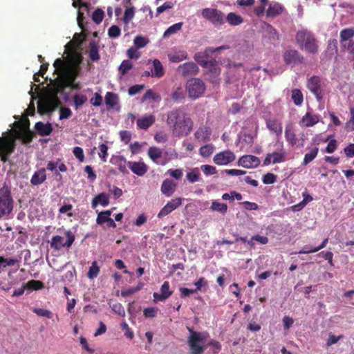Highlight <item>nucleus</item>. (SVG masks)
<instances>
[{"label":"nucleus","mask_w":354,"mask_h":354,"mask_svg":"<svg viewBox=\"0 0 354 354\" xmlns=\"http://www.w3.org/2000/svg\"><path fill=\"white\" fill-rule=\"evenodd\" d=\"M102 96L98 93H95L93 96L90 99V103L94 106H100L102 104Z\"/></svg>","instance_id":"63"},{"label":"nucleus","mask_w":354,"mask_h":354,"mask_svg":"<svg viewBox=\"0 0 354 354\" xmlns=\"http://www.w3.org/2000/svg\"><path fill=\"white\" fill-rule=\"evenodd\" d=\"M173 294V290L170 289L169 281H165L160 287V292H154L153 294L155 302L164 301L167 299Z\"/></svg>","instance_id":"18"},{"label":"nucleus","mask_w":354,"mask_h":354,"mask_svg":"<svg viewBox=\"0 0 354 354\" xmlns=\"http://www.w3.org/2000/svg\"><path fill=\"white\" fill-rule=\"evenodd\" d=\"M156 121L155 116L153 115H145L137 120V126L141 129H147Z\"/></svg>","instance_id":"28"},{"label":"nucleus","mask_w":354,"mask_h":354,"mask_svg":"<svg viewBox=\"0 0 354 354\" xmlns=\"http://www.w3.org/2000/svg\"><path fill=\"white\" fill-rule=\"evenodd\" d=\"M60 104V100L57 93H49L44 100H41L37 104V111L44 115L54 111Z\"/></svg>","instance_id":"5"},{"label":"nucleus","mask_w":354,"mask_h":354,"mask_svg":"<svg viewBox=\"0 0 354 354\" xmlns=\"http://www.w3.org/2000/svg\"><path fill=\"white\" fill-rule=\"evenodd\" d=\"M35 128L41 136H49L53 131V127L50 123L44 124L42 122H38L35 124Z\"/></svg>","instance_id":"27"},{"label":"nucleus","mask_w":354,"mask_h":354,"mask_svg":"<svg viewBox=\"0 0 354 354\" xmlns=\"http://www.w3.org/2000/svg\"><path fill=\"white\" fill-rule=\"evenodd\" d=\"M295 40L299 48L306 53L315 55L318 53V40L310 30L301 29L295 35Z\"/></svg>","instance_id":"2"},{"label":"nucleus","mask_w":354,"mask_h":354,"mask_svg":"<svg viewBox=\"0 0 354 354\" xmlns=\"http://www.w3.org/2000/svg\"><path fill=\"white\" fill-rule=\"evenodd\" d=\"M260 162L259 158L255 156L244 155L239 158L238 165L245 168H255Z\"/></svg>","instance_id":"20"},{"label":"nucleus","mask_w":354,"mask_h":354,"mask_svg":"<svg viewBox=\"0 0 354 354\" xmlns=\"http://www.w3.org/2000/svg\"><path fill=\"white\" fill-rule=\"evenodd\" d=\"M354 37V28L342 29L339 32V42L344 49H349L354 46L352 39Z\"/></svg>","instance_id":"14"},{"label":"nucleus","mask_w":354,"mask_h":354,"mask_svg":"<svg viewBox=\"0 0 354 354\" xmlns=\"http://www.w3.org/2000/svg\"><path fill=\"white\" fill-rule=\"evenodd\" d=\"M186 178L187 180L191 183L199 181L201 179V173L199 169L197 167L192 169L187 174Z\"/></svg>","instance_id":"40"},{"label":"nucleus","mask_w":354,"mask_h":354,"mask_svg":"<svg viewBox=\"0 0 354 354\" xmlns=\"http://www.w3.org/2000/svg\"><path fill=\"white\" fill-rule=\"evenodd\" d=\"M81 68L78 65L70 64L68 68L65 70L60 75L61 80L64 82V85L62 89L68 87V84H72L80 73Z\"/></svg>","instance_id":"10"},{"label":"nucleus","mask_w":354,"mask_h":354,"mask_svg":"<svg viewBox=\"0 0 354 354\" xmlns=\"http://www.w3.org/2000/svg\"><path fill=\"white\" fill-rule=\"evenodd\" d=\"M88 56L93 62H97L100 58L99 55V45L97 42L94 40H92L89 44Z\"/></svg>","instance_id":"31"},{"label":"nucleus","mask_w":354,"mask_h":354,"mask_svg":"<svg viewBox=\"0 0 354 354\" xmlns=\"http://www.w3.org/2000/svg\"><path fill=\"white\" fill-rule=\"evenodd\" d=\"M285 138L289 145L292 147H294L297 144L298 140L296 138V134L292 124L286 126Z\"/></svg>","instance_id":"30"},{"label":"nucleus","mask_w":354,"mask_h":354,"mask_svg":"<svg viewBox=\"0 0 354 354\" xmlns=\"http://www.w3.org/2000/svg\"><path fill=\"white\" fill-rule=\"evenodd\" d=\"M214 151V147L211 145H205L202 146L199 149V153L201 156L204 158H207L210 156Z\"/></svg>","instance_id":"50"},{"label":"nucleus","mask_w":354,"mask_h":354,"mask_svg":"<svg viewBox=\"0 0 354 354\" xmlns=\"http://www.w3.org/2000/svg\"><path fill=\"white\" fill-rule=\"evenodd\" d=\"M182 203L181 198H176L169 201L158 214V218H161L169 214L171 212L178 207Z\"/></svg>","instance_id":"19"},{"label":"nucleus","mask_w":354,"mask_h":354,"mask_svg":"<svg viewBox=\"0 0 354 354\" xmlns=\"http://www.w3.org/2000/svg\"><path fill=\"white\" fill-rule=\"evenodd\" d=\"M65 235L67 238L66 241L64 242V237L57 235L52 237L50 242L51 248L55 250H60L62 248H69L73 243L75 237V235L71 230H68L65 232Z\"/></svg>","instance_id":"9"},{"label":"nucleus","mask_w":354,"mask_h":354,"mask_svg":"<svg viewBox=\"0 0 354 354\" xmlns=\"http://www.w3.org/2000/svg\"><path fill=\"white\" fill-rule=\"evenodd\" d=\"M283 60L286 64L295 65L304 61V57L295 49L287 50L283 54Z\"/></svg>","instance_id":"17"},{"label":"nucleus","mask_w":354,"mask_h":354,"mask_svg":"<svg viewBox=\"0 0 354 354\" xmlns=\"http://www.w3.org/2000/svg\"><path fill=\"white\" fill-rule=\"evenodd\" d=\"M18 135L24 144H28L32 140V134L29 130L21 131L18 133Z\"/></svg>","instance_id":"54"},{"label":"nucleus","mask_w":354,"mask_h":354,"mask_svg":"<svg viewBox=\"0 0 354 354\" xmlns=\"http://www.w3.org/2000/svg\"><path fill=\"white\" fill-rule=\"evenodd\" d=\"M319 121V115L307 112L301 119L299 124L306 127L315 125Z\"/></svg>","instance_id":"23"},{"label":"nucleus","mask_w":354,"mask_h":354,"mask_svg":"<svg viewBox=\"0 0 354 354\" xmlns=\"http://www.w3.org/2000/svg\"><path fill=\"white\" fill-rule=\"evenodd\" d=\"M188 96L192 100H196L202 96L206 90L205 83L200 78H191L185 84Z\"/></svg>","instance_id":"4"},{"label":"nucleus","mask_w":354,"mask_h":354,"mask_svg":"<svg viewBox=\"0 0 354 354\" xmlns=\"http://www.w3.org/2000/svg\"><path fill=\"white\" fill-rule=\"evenodd\" d=\"M100 272V267L97 266V261H94L91 267L89 268L88 272L87 273V277L93 279L97 277Z\"/></svg>","instance_id":"52"},{"label":"nucleus","mask_w":354,"mask_h":354,"mask_svg":"<svg viewBox=\"0 0 354 354\" xmlns=\"http://www.w3.org/2000/svg\"><path fill=\"white\" fill-rule=\"evenodd\" d=\"M210 209L213 212H218L224 215L227 211V205L225 203H220L217 201H213L210 206Z\"/></svg>","instance_id":"37"},{"label":"nucleus","mask_w":354,"mask_h":354,"mask_svg":"<svg viewBox=\"0 0 354 354\" xmlns=\"http://www.w3.org/2000/svg\"><path fill=\"white\" fill-rule=\"evenodd\" d=\"M183 23V22H178L175 24H173L172 26H169L164 32L163 37H169V36L176 33L179 30L182 29Z\"/></svg>","instance_id":"42"},{"label":"nucleus","mask_w":354,"mask_h":354,"mask_svg":"<svg viewBox=\"0 0 354 354\" xmlns=\"http://www.w3.org/2000/svg\"><path fill=\"white\" fill-rule=\"evenodd\" d=\"M15 138L13 136L0 137V158L3 162L8 160L9 156L15 149Z\"/></svg>","instance_id":"6"},{"label":"nucleus","mask_w":354,"mask_h":354,"mask_svg":"<svg viewBox=\"0 0 354 354\" xmlns=\"http://www.w3.org/2000/svg\"><path fill=\"white\" fill-rule=\"evenodd\" d=\"M266 31L268 34L269 38L274 41L278 40L279 37L277 30L271 25H266Z\"/></svg>","instance_id":"55"},{"label":"nucleus","mask_w":354,"mask_h":354,"mask_svg":"<svg viewBox=\"0 0 354 354\" xmlns=\"http://www.w3.org/2000/svg\"><path fill=\"white\" fill-rule=\"evenodd\" d=\"M176 184L170 179H165L161 185V192L166 196H171L175 192Z\"/></svg>","instance_id":"26"},{"label":"nucleus","mask_w":354,"mask_h":354,"mask_svg":"<svg viewBox=\"0 0 354 354\" xmlns=\"http://www.w3.org/2000/svg\"><path fill=\"white\" fill-rule=\"evenodd\" d=\"M105 103L110 107H114L118 103V95L112 92H107L105 95Z\"/></svg>","instance_id":"39"},{"label":"nucleus","mask_w":354,"mask_h":354,"mask_svg":"<svg viewBox=\"0 0 354 354\" xmlns=\"http://www.w3.org/2000/svg\"><path fill=\"white\" fill-rule=\"evenodd\" d=\"M111 215V210H106L103 212H100L97 216L96 218V223L98 225H103L104 223H106V221H108L109 217Z\"/></svg>","instance_id":"45"},{"label":"nucleus","mask_w":354,"mask_h":354,"mask_svg":"<svg viewBox=\"0 0 354 354\" xmlns=\"http://www.w3.org/2000/svg\"><path fill=\"white\" fill-rule=\"evenodd\" d=\"M87 97L82 94H75L73 96V105L75 109H77L85 104L87 101Z\"/></svg>","instance_id":"49"},{"label":"nucleus","mask_w":354,"mask_h":354,"mask_svg":"<svg viewBox=\"0 0 354 354\" xmlns=\"http://www.w3.org/2000/svg\"><path fill=\"white\" fill-rule=\"evenodd\" d=\"M111 162L118 166V169L122 174H128L126 165L127 164L126 158L122 156H117L111 159Z\"/></svg>","instance_id":"32"},{"label":"nucleus","mask_w":354,"mask_h":354,"mask_svg":"<svg viewBox=\"0 0 354 354\" xmlns=\"http://www.w3.org/2000/svg\"><path fill=\"white\" fill-rule=\"evenodd\" d=\"M167 124L171 128L174 136H187L193 128L192 119L181 108H176L168 112Z\"/></svg>","instance_id":"1"},{"label":"nucleus","mask_w":354,"mask_h":354,"mask_svg":"<svg viewBox=\"0 0 354 354\" xmlns=\"http://www.w3.org/2000/svg\"><path fill=\"white\" fill-rule=\"evenodd\" d=\"M208 65L207 68L208 71L206 73V75L208 76L207 80L211 82L212 84H218L219 83V75L221 73V68L218 66V63L215 59H211V63Z\"/></svg>","instance_id":"15"},{"label":"nucleus","mask_w":354,"mask_h":354,"mask_svg":"<svg viewBox=\"0 0 354 354\" xmlns=\"http://www.w3.org/2000/svg\"><path fill=\"white\" fill-rule=\"evenodd\" d=\"M227 21L231 26H238L243 23V18L234 12H230L225 17Z\"/></svg>","instance_id":"38"},{"label":"nucleus","mask_w":354,"mask_h":354,"mask_svg":"<svg viewBox=\"0 0 354 354\" xmlns=\"http://www.w3.org/2000/svg\"><path fill=\"white\" fill-rule=\"evenodd\" d=\"M53 66L55 68V71H57L59 75L68 68V66L61 58L57 59L55 61Z\"/></svg>","instance_id":"53"},{"label":"nucleus","mask_w":354,"mask_h":354,"mask_svg":"<svg viewBox=\"0 0 354 354\" xmlns=\"http://www.w3.org/2000/svg\"><path fill=\"white\" fill-rule=\"evenodd\" d=\"M133 42L138 48H142L148 44L149 39L142 35H138L134 38Z\"/></svg>","instance_id":"56"},{"label":"nucleus","mask_w":354,"mask_h":354,"mask_svg":"<svg viewBox=\"0 0 354 354\" xmlns=\"http://www.w3.org/2000/svg\"><path fill=\"white\" fill-rule=\"evenodd\" d=\"M201 169L205 176L213 175L217 173L216 167L209 165H202Z\"/></svg>","instance_id":"64"},{"label":"nucleus","mask_w":354,"mask_h":354,"mask_svg":"<svg viewBox=\"0 0 354 354\" xmlns=\"http://www.w3.org/2000/svg\"><path fill=\"white\" fill-rule=\"evenodd\" d=\"M147 154L150 159L158 165L164 166L169 161V158H166L168 153H163L162 149L157 147L153 146L149 147Z\"/></svg>","instance_id":"11"},{"label":"nucleus","mask_w":354,"mask_h":354,"mask_svg":"<svg viewBox=\"0 0 354 354\" xmlns=\"http://www.w3.org/2000/svg\"><path fill=\"white\" fill-rule=\"evenodd\" d=\"M25 287L26 288V289L28 290H41L44 288V283L41 281H38V280H30V281H28L26 285H25Z\"/></svg>","instance_id":"51"},{"label":"nucleus","mask_w":354,"mask_h":354,"mask_svg":"<svg viewBox=\"0 0 354 354\" xmlns=\"http://www.w3.org/2000/svg\"><path fill=\"white\" fill-rule=\"evenodd\" d=\"M187 53L185 50H180L174 53L168 54L169 60L174 63L180 62L184 59H187Z\"/></svg>","instance_id":"36"},{"label":"nucleus","mask_w":354,"mask_h":354,"mask_svg":"<svg viewBox=\"0 0 354 354\" xmlns=\"http://www.w3.org/2000/svg\"><path fill=\"white\" fill-rule=\"evenodd\" d=\"M46 179V170L41 168L34 173L30 179V183L32 185H39L43 183Z\"/></svg>","instance_id":"29"},{"label":"nucleus","mask_w":354,"mask_h":354,"mask_svg":"<svg viewBox=\"0 0 354 354\" xmlns=\"http://www.w3.org/2000/svg\"><path fill=\"white\" fill-rule=\"evenodd\" d=\"M32 312L40 317H45L47 318H52L53 313L49 310L43 309V308H33Z\"/></svg>","instance_id":"61"},{"label":"nucleus","mask_w":354,"mask_h":354,"mask_svg":"<svg viewBox=\"0 0 354 354\" xmlns=\"http://www.w3.org/2000/svg\"><path fill=\"white\" fill-rule=\"evenodd\" d=\"M104 16V11L102 9L97 8L93 12L92 19L95 23L99 24L102 21Z\"/></svg>","instance_id":"58"},{"label":"nucleus","mask_w":354,"mask_h":354,"mask_svg":"<svg viewBox=\"0 0 354 354\" xmlns=\"http://www.w3.org/2000/svg\"><path fill=\"white\" fill-rule=\"evenodd\" d=\"M267 128L276 136H279L282 133V123L277 118H270L266 120Z\"/></svg>","instance_id":"24"},{"label":"nucleus","mask_w":354,"mask_h":354,"mask_svg":"<svg viewBox=\"0 0 354 354\" xmlns=\"http://www.w3.org/2000/svg\"><path fill=\"white\" fill-rule=\"evenodd\" d=\"M201 15L203 18L210 21L214 26H220L225 24V15L218 9L204 8L201 12Z\"/></svg>","instance_id":"8"},{"label":"nucleus","mask_w":354,"mask_h":354,"mask_svg":"<svg viewBox=\"0 0 354 354\" xmlns=\"http://www.w3.org/2000/svg\"><path fill=\"white\" fill-rule=\"evenodd\" d=\"M121 34V30L116 25L111 26L108 30V35L111 38L118 37Z\"/></svg>","instance_id":"62"},{"label":"nucleus","mask_w":354,"mask_h":354,"mask_svg":"<svg viewBox=\"0 0 354 354\" xmlns=\"http://www.w3.org/2000/svg\"><path fill=\"white\" fill-rule=\"evenodd\" d=\"M83 42V39H82L81 33H75L73 37V41L68 42L66 46H71L72 50H77L80 48Z\"/></svg>","instance_id":"43"},{"label":"nucleus","mask_w":354,"mask_h":354,"mask_svg":"<svg viewBox=\"0 0 354 354\" xmlns=\"http://www.w3.org/2000/svg\"><path fill=\"white\" fill-rule=\"evenodd\" d=\"M282 12V7L279 3L270 4L267 10L268 17H275Z\"/></svg>","instance_id":"41"},{"label":"nucleus","mask_w":354,"mask_h":354,"mask_svg":"<svg viewBox=\"0 0 354 354\" xmlns=\"http://www.w3.org/2000/svg\"><path fill=\"white\" fill-rule=\"evenodd\" d=\"M190 336L188 337L187 344L189 346L191 354H203L205 347L201 346V343L204 339V335L199 332L194 331L192 328H188Z\"/></svg>","instance_id":"7"},{"label":"nucleus","mask_w":354,"mask_h":354,"mask_svg":"<svg viewBox=\"0 0 354 354\" xmlns=\"http://www.w3.org/2000/svg\"><path fill=\"white\" fill-rule=\"evenodd\" d=\"M134 8H127L124 11V15L123 17V21L124 24H129L134 17Z\"/></svg>","instance_id":"60"},{"label":"nucleus","mask_w":354,"mask_h":354,"mask_svg":"<svg viewBox=\"0 0 354 354\" xmlns=\"http://www.w3.org/2000/svg\"><path fill=\"white\" fill-rule=\"evenodd\" d=\"M165 74V70L160 61L155 59L153 61V68H151V77H162Z\"/></svg>","instance_id":"33"},{"label":"nucleus","mask_w":354,"mask_h":354,"mask_svg":"<svg viewBox=\"0 0 354 354\" xmlns=\"http://www.w3.org/2000/svg\"><path fill=\"white\" fill-rule=\"evenodd\" d=\"M176 71L182 77H187L196 75L199 72V68L196 63L189 62L180 64Z\"/></svg>","instance_id":"13"},{"label":"nucleus","mask_w":354,"mask_h":354,"mask_svg":"<svg viewBox=\"0 0 354 354\" xmlns=\"http://www.w3.org/2000/svg\"><path fill=\"white\" fill-rule=\"evenodd\" d=\"M235 158V154L232 151L225 150L216 153L213 158V161L217 165H226L232 162Z\"/></svg>","instance_id":"16"},{"label":"nucleus","mask_w":354,"mask_h":354,"mask_svg":"<svg viewBox=\"0 0 354 354\" xmlns=\"http://www.w3.org/2000/svg\"><path fill=\"white\" fill-rule=\"evenodd\" d=\"M185 98V93L182 87H177L171 93V99L176 102H180Z\"/></svg>","instance_id":"48"},{"label":"nucleus","mask_w":354,"mask_h":354,"mask_svg":"<svg viewBox=\"0 0 354 354\" xmlns=\"http://www.w3.org/2000/svg\"><path fill=\"white\" fill-rule=\"evenodd\" d=\"M131 171L138 176H144L148 171V167L143 162H127Z\"/></svg>","instance_id":"21"},{"label":"nucleus","mask_w":354,"mask_h":354,"mask_svg":"<svg viewBox=\"0 0 354 354\" xmlns=\"http://www.w3.org/2000/svg\"><path fill=\"white\" fill-rule=\"evenodd\" d=\"M222 198L223 200L234 201V199H236L237 201H241L242 199V195L235 191H232L230 193L223 194Z\"/></svg>","instance_id":"57"},{"label":"nucleus","mask_w":354,"mask_h":354,"mask_svg":"<svg viewBox=\"0 0 354 354\" xmlns=\"http://www.w3.org/2000/svg\"><path fill=\"white\" fill-rule=\"evenodd\" d=\"M13 199L10 189L3 185L0 188V218L9 215L12 211Z\"/></svg>","instance_id":"3"},{"label":"nucleus","mask_w":354,"mask_h":354,"mask_svg":"<svg viewBox=\"0 0 354 354\" xmlns=\"http://www.w3.org/2000/svg\"><path fill=\"white\" fill-rule=\"evenodd\" d=\"M285 160V152H272L268 153L263 160V165H269L270 164H277L282 162Z\"/></svg>","instance_id":"22"},{"label":"nucleus","mask_w":354,"mask_h":354,"mask_svg":"<svg viewBox=\"0 0 354 354\" xmlns=\"http://www.w3.org/2000/svg\"><path fill=\"white\" fill-rule=\"evenodd\" d=\"M318 151H319L318 147H314L313 149H312L310 150V151L309 153H306L304 156V160H303V165H307L310 162H312L317 156V155L318 153Z\"/></svg>","instance_id":"47"},{"label":"nucleus","mask_w":354,"mask_h":354,"mask_svg":"<svg viewBox=\"0 0 354 354\" xmlns=\"http://www.w3.org/2000/svg\"><path fill=\"white\" fill-rule=\"evenodd\" d=\"M98 204H101L103 207H106L109 204V196L106 193H101L94 197L92 200V207H96Z\"/></svg>","instance_id":"34"},{"label":"nucleus","mask_w":354,"mask_h":354,"mask_svg":"<svg viewBox=\"0 0 354 354\" xmlns=\"http://www.w3.org/2000/svg\"><path fill=\"white\" fill-rule=\"evenodd\" d=\"M132 68L133 64L129 60H124L119 67V72L124 75Z\"/></svg>","instance_id":"59"},{"label":"nucleus","mask_w":354,"mask_h":354,"mask_svg":"<svg viewBox=\"0 0 354 354\" xmlns=\"http://www.w3.org/2000/svg\"><path fill=\"white\" fill-rule=\"evenodd\" d=\"M147 100H152L153 101H160L161 97L160 95L156 93L152 89H148L142 97V102Z\"/></svg>","instance_id":"46"},{"label":"nucleus","mask_w":354,"mask_h":354,"mask_svg":"<svg viewBox=\"0 0 354 354\" xmlns=\"http://www.w3.org/2000/svg\"><path fill=\"white\" fill-rule=\"evenodd\" d=\"M307 88L310 91L313 93L317 101H321L323 99V89L322 85V80L319 76H312L307 82Z\"/></svg>","instance_id":"12"},{"label":"nucleus","mask_w":354,"mask_h":354,"mask_svg":"<svg viewBox=\"0 0 354 354\" xmlns=\"http://www.w3.org/2000/svg\"><path fill=\"white\" fill-rule=\"evenodd\" d=\"M291 98L296 106H300L303 103L304 96L299 89H293L292 91Z\"/></svg>","instance_id":"44"},{"label":"nucleus","mask_w":354,"mask_h":354,"mask_svg":"<svg viewBox=\"0 0 354 354\" xmlns=\"http://www.w3.org/2000/svg\"><path fill=\"white\" fill-rule=\"evenodd\" d=\"M211 134L210 128L206 125H202L194 133V137L199 142H205L209 139Z\"/></svg>","instance_id":"25"},{"label":"nucleus","mask_w":354,"mask_h":354,"mask_svg":"<svg viewBox=\"0 0 354 354\" xmlns=\"http://www.w3.org/2000/svg\"><path fill=\"white\" fill-rule=\"evenodd\" d=\"M208 57V55L203 53H196L194 56V60L203 68L207 67L211 63V59Z\"/></svg>","instance_id":"35"}]
</instances>
